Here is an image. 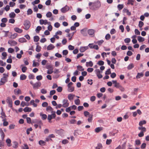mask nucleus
Masks as SVG:
<instances>
[{
    "instance_id": "obj_47",
    "label": "nucleus",
    "mask_w": 149,
    "mask_h": 149,
    "mask_svg": "<svg viewBox=\"0 0 149 149\" xmlns=\"http://www.w3.org/2000/svg\"><path fill=\"white\" fill-rule=\"evenodd\" d=\"M40 2L39 0H35L34 1L32 2V4L33 5H34Z\"/></svg>"
},
{
    "instance_id": "obj_10",
    "label": "nucleus",
    "mask_w": 149,
    "mask_h": 149,
    "mask_svg": "<svg viewBox=\"0 0 149 149\" xmlns=\"http://www.w3.org/2000/svg\"><path fill=\"white\" fill-rule=\"evenodd\" d=\"M2 111L1 113V117L3 119V120H6V115L5 113L3 111V109L2 108H1Z\"/></svg>"
},
{
    "instance_id": "obj_32",
    "label": "nucleus",
    "mask_w": 149,
    "mask_h": 149,
    "mask_svg": "<svg viewBox=\"0 0 149 149\" xmlns=\"http://www.w3.org/2000/svg\"><path fill=\"white\" fill-rule=\"evenodd\" d=\"M39 65V63L37 62H36L35 61H33V67H35L38 66Z\"/></svg>"
},
{
    "instance_id": "obj_17",
    "label": "nucleus",
    "mask_w": 149,
    "mask_h": 149,
    "mask_svg": "<svg viewBox=\"0 0 149 149\" xmlns=\"http://www.w3.org/2000/svg\"><path fill=\"white\" fill-rule=\"evenodd\" d=\"M40 116L42 117L41 118L42 120H45L47 118V115L45 114H43L42 113H40Z\"/></svg>"
},
{
    "instance_id": "obj_15",
    "label": "nucleus",
    "mask_w": 149,
    "mask_h": 149,
    "mask_svg": "<svg viewBox=\"0 0 149 149\" xmlns=\"http://www.w3.org/2000/svg\"><path fill=\"white\" fill-rule=\"evenodd\" d=\"M23 111L25 112H31L32 111V109L31 108L26 107H25Z\"/></svg>"
},
{
    "instance_id": "obj_61",
    "label": "nucleus",
    "mask_w": 149,
    "mask_h": 149,
    "mask_svg": "<svg viewBox=\"0 0 149 149\" xmlns=\"http://www.w3.org/2000/svg\"><path fill=\"white\" fill-rule=\"evenodd\" d=\"M41 50V47L38 45L37 46L36 48V51L38 52H39Z\"/></svg>"
},
{
    "instance_id": "obj_27",
    "label": "nucleus",
    "mask_w": 149,
    "mask_h": 149,
    "mask_svg": "<svg viewBox=\"0 0 149 149\" xmlns=\"http://www.w3.org/2000/svg\"><path fill=\"white\" fill-rule=\"evenodd\" d=\"M30 104L31 105H33L34 107H37V104L35 103V101L34 100H32L30 102Z\"/></svg>"
},
{
    "instance_id": "obj_11",
    "label": "nucleus",
    "mask_w": 149,
    "mask_h": 149,
    "mask_svg": "<svg viewBox=\"0 0 149 149\" xmlns=\"http://www.w3.org/2000/svg\"><path fill=\"white\" fill-rule=\"evenodd\" d=\"M14 92L16 95H18L22 94L21 90L19 89H15L14 90Z\"/></svg>"
},
{
    "instance_id": "obj_35",
    "label": "nucleus",
    "mask_w": 149,
    "mask_h": 149,
    "mask_svg": "<svg viewBox=\"0 0 149 149\" xmlns=\"http://www.w3.org/2000/svg\"><path fill=\"white\" fill-rule=\"evenodd\" d=\"M42 29V28L40 26H38L35 30V31L37 33H39V31H40Z\"/></svg>"
},
{
    "instance_id": "obj_22",
    "label": "nucleus",
    "mask_w": 149,
    "mask_h": 149,
    "mask_svg": "<svg viewBox=\"0 0 149 149\" xmlns=\"http://www.w3.org/2000/svg\"><path fill=\"white\" fill-rule=\"evenodd\" d=\"M138 129L140 130H141V132H143V133L146 132V128L143 127H139Z\"/></svg>"
},
{
    "instance_id": "obj_36",
    "label": "nucleus",
    "mask_w": 149,
    "mask_h": 149,
    "mask_svg": "<svg viewBox=\"0 0 149 149\" xmlns=\"http://www.w3.org/2000/svg\"><path fill=\"white\" fill-rule=\"evenodd\" d=\"M19 41L21 42H26V40L24 38H20L19 39Z\"/></svg>"
},
{
    "instance_id": "obj_63",
    "label": "nucleus",
    "mask_w": 149,
    "mask_h": 149,
    "mask_svg": "<svg viewBox=\"0 0 149 149\" xmlns=\"http://www.w3.org/2000/svg\"><path fill=\"white\" fill-rule=\"evenodd\" d=\"M130 41V39L129 38H126L124 40V41L126 43H128Z\"/></svg>"
},
{
    "instance_id": "obj_24",
    "label": "nucleus",
    "mask_w": 149,
    "mask_h": 149,
    "mask_svg": "<svg viewBox=\"0 0 149 149\" xmlns=\"http://www.w3.org/2000/svg\"><path fill=\"white\" fill-rule=\"evenodd\" d=\"M14 30L16 32L19 33H21L22 31V30L21 29L17 27L15 28Z\"/></svg>"
},
{
    "instance_id": "obj_39",
    "label": "nucleus",
    "mask_w": 149,
    "mask_h": 149,
    "mask_svg": "<svg viewBox=\"0 0 149 149\" xmlns=\"http://www.w3.org/2000/svg\"><path fill=\"white\" fill-rule=\"evenodd\" d=\"M62 32L60 31H58L56 32L55 33V36H60L62 34Z\"/></svg>"
},
{
    "instance_id": "obj_30",
    "label": "nucleus",
    "mask_w": 149,
    "mask_h": 149,
    "mask_svg": "<svg viewBox=\"0 0 149 149\" xmlns=\"http://www.w3.org/2000/svg\"><path fill=\"white\" fill-rule=\"evenodd\" d=\"M134 67V65L133 63H130L127 66V68L128 70H130L132 69Z\"/></svg>"
},
{
    "instance_id": "obj_58",
    "label": "nucleus",
    "mask_w": 149,
    "mask_h": 149,
    "mask_svg": "<svg viewBox=\"0 0 149 149\" xmlns=\"http://www.w3.org/2000/svg\"><path fill=\"white\" fill-rule=\"evenodd\" d=\"M32 130V129L31 127H30L29 128H28L26 130V133L27 134H30V131H31Z\"/></svg>"
},
{
    "instance_id": "obj_21",
    "label": "nucleus",
    "mask_w": 149,
    "mask_h": 149,
    "mask_svg": "<svg viewBox=\"0 0 149 149\" xmlns=\"http://www.w3.org/2000/svg\"><path fill=\"white\" fill-rule=\"evenodd\" d=\"M26 78V76L24 74H22L20 76V79L21 80H25Z\"/></svg>"
},
{
    "instance_id": "obj_16",
    "label": "nucleus",
    "mask_w": 149,
    "mask_h": 149,
    "mask_svg": "<svg viewBox=\"0 0 149 149\" xmlns=\"http://www.w3.org/2000/svg\"><path fill=\"white\" fill-rule=\"evenodd\" d=\"M55 48V47L54 45L52 44H50L47 47V49L48 50H51Z\"/></svg>"
},
{
    "instance_id": "obj_31",
    "label": "nucleus",
    "mask_w": 149,
    "mask_h": 149,
    "mask_svg": "<svg viewBox=\"0 0 149 149\" xmlns=\"http://www.w3.org/2000/svg\"><path fill=\"white\" fill-rule=\"evenodd\" d=\"M93 116L92 115H90L89 116V118L88 119V121L89 122H92L93 120Z\"/></svg>"
},
{
    "instance_id": "obj_5",
    "label": "nucleus",
    "mask_w": 149,
    "mask_h": 149,
    "mask_svg": "<svg viewBox=\"0 0 149 149\" xmlns=\"http://www.w3.org/2000/svg\"><path fill=\"white\" fill-rule=\"evenodd\" d=\"M62 107L66 108L68 107L69 105L68 100L67 99H64L63 100Z\"/></svg>"
},
{
    "instance_id": "obj_40",
    "label": "nucleus",
    "mask_w": 149,
    "mask_h": 149,
    "mask_svg": "<svg viewBox=\"0 0 149 149\" xmlns=\"http://www.w3.org/2000/svg\"><path fill=\"white\" fill-rule=\"evenodd\" d=\"M6 142L8 143V146H10V144L11 143V141L9 139H6Z\"/></svg>"
},
{
    "instance_id": "obj_13",
    "label": "nucleus",
    "mask_w": 149,
    "mask_h": 149,
    "mask_svg": "<svg viewBox=\"0 0 149 149\" xmlns=\"http://www.w3.org/2000/svg\"><path fill=\"white\" fill-rule=\"evenodd\" d=\"M88 48V46L81 47L80 48L79 50L81 52H85L86 50Z\"/></svg>"
},
{
    "instance_id": "obj_51",
    "label": "nucleus",
    "mask_w": 149,
    "mask_h": 149,
    "mask_svg": "<svg viewBox=\"0 0 149 149\" xmlns=\"http://www.w3.org/2000/svg\"><path fill=\"white\" fill-rule=\"evenodd\" d=\"M36 79L38 81L42 79V77L41 75L37 76L36 77Z\"/></svg>"
},
{
    "instance_id": "obj_3",
    "label": "nucleus",
    "mask_w": 149,
    "mask_h": 149,
    "mask_svg": "<svg viewBox=\"0 0 149 149\" xmlns=\"http://www.w3.org/2000/svg\"><path fill=\"white\" fill-rule=\"evenodd\" d=\"M6 101L7 103L8 104V106L12 108L13 106V102L11 98L9 97H7Z\"/></svg>"
},
{
    "instance_id": "obj_1",
    "label": "nucleus",
    "mask_w": 149,
    "mask_h": 149,
    "mask_svg": "<svg viewBox=\"0 0 149 149\" xmlns=\"http://www.w3.org/2000/svg\"><path fill=\"white\" fill-rule=\"evenodd\" d=\"M30 83L32 86L33 89L35 90L38 89L41 85V82L40 81L37 82L34 84L32 81H31Z\"/></svg>"
},
{
    "instance_id": "obj_4",
    "label": "nucleus",
    "mask_w": 149,
    "mask_h": 149,
    "mask_svg": "<svg viewBox=\"0 0 149 149\" xmlns=\"http://www.w3.org/2000/svg\"><path fill=\"white\" fill-rule=\"evenodd\" d=\"M95 72L97 77L99 79H101L102 77V75L101 74V73L102 72L100 71L99 69H97L95 70Z\"/></svg>"
},
{
    "instance_id": "obj_8",
    "label": "nucleus",
    "mask_w": 149,
    "mask_h": 149,
    "mask_svg": "<svg viewBox=\"0 0 149 149\" xmlns=\"http://www.w3.org/2000/svg\"><path fill=\"white\" fill-rule=\"evenodd\" d=\"M88 46L91 49H94L96 50H98L99 49L98 45H94L93 44H89Z\"/></svg>"
},
{
    "instance_id": "obj_59",
    "label": "nucleus",
    "mask_w": 149,
    "mask_h": 149,
    "mask_svg": "<svg viewBox=\"0 0 149 149\" xmlns=\"http://www.w3.org/2000/svg\"><path fill=\"white\" fill-rule=\"evenodd\" d=\"M41 92L43 94H45L47 93V90L45 89H42L41 90Z\"/></svg>"
},
{
    "instance_id": "obj_54",
    "label": "nucleus",
    "mask_w": 149,
    "mask_h": 149,
    "mask_svg": "<svg viewBox=\"0 0 149 149\" xmlns=\"http://www.w3.org/2000/svg\"><path fill=\"white\" fill-rule=\"evenodd\" d=\"M104 62L102 61H99L97 63V64L100 65H102L104 64Z\"/></svg>"
},
{
    "instance_id": "obj_14",
    "label": "nucleus",
    "mask_w": 149,
    "mask_h": 149,
    "mask_svg": "<svg viewBox=\"0 0 149 149\" xmlns=\"http://www.w3.org/2000/svg\"><path fill=\"white\" fill-rule=\"evenodd\" d=\"M144 74L143 72L138 73L137 75L136 76V78L137 79H139L141 77L143 76Z\"/></svg>"
},
{
    "instance_id": "obj_50",
    "label": "nucleus",
    "mask_w": 149,
    "mask_h": 149,
    "mask_svg": "<svg viewBox=\"0 0 149 149\" xmlns=\"http://www.w3.org/2000/svg\"><path fill=\"white\" fill-rule=\"evenodd\" d=\"M52 14L50 12H48L46 14V16L47 17H50L52 16Z\"/></svg>"
},
{
    "instance_id": "obj_2",
    "label": "nucleus",
    "mask_w": 149,
    "mask_h": 149,
    "mask_svg": "<svg viewBox=\"0 0 149 149\" xmlns=\"http://www.w3.org/2000/svg\"><path fill=\"white\" fill-rule=\"evenodd\" d=\"M24 29L26 30H27L30 26V22L28 20H26L24 21Z\"/></svg>"
},
{
    "instance_id": "obj_38",
    "label": "nucleus",
    "mask_w": 149,
    "mask_h": 149,
    "mask_svg": "<svg viewBox=\"0 0 149 149\" xmlns=\"http://www.w3.org/2000/svg\"><path fill=\"white\" fill-rule=\"evenodd\" d=\"M27 15H31L33 11L31 9L29 8L28 9V10H27Z\"/></svg>"
},
{
    "instance_id": "obj_33",
    "label": "nucleus",
    "mask_w": 149,
    "mask_h": 149,
    "mask_svg": "<svg viewBox=\"0 0 149 149\" xmlns=\"http://www.w3.org/2000/svg\"><path fill=\"white\" fill-rule=\"evenodd\" d=\"M15 15H16L14 12H11L9 14V17L12 18H14Z\"/></svg>"
},
{
    "instance_id": "obj_55",
    "label": "nucleus",
    "mask_w": 149,
    "mask_h": 149,
    "mask_svg": "<svg viewBox=\"0 0 149 149\" xmlns=\"http://www.w3.org/2000/svg\"><path fill=\"white\" fill-rule=\"evenodd\" d=\"M84 116L86 117H87L88 116H89L90 115V113L88 112V111H86L84 112Z\"/></svg>"
},
{
    "instance_id": "obj_6",
    "label": "nucleus",
    "mask_w": 149,
    "mask_h": 149,
    "mask_svg": "<svg viewBox=\"0 0 149 149\" xmlns=\"http://www.w3.org/2000/svg\"><path fill=\"white\" fill-rule=\"evenodd\" d=\"M41 25H46L48 24H50V22H48L47 20H43L42 19H40L39 21Z\"/></svg>"
},
{
    "instance_id": "obj_43",
    "label": "nucleus",
    "mask_w": 149,
    "mask_h": 149,
    "mask_svg": "<svg viewBox=\"0 0 149 149\" xmlns=\"http://www.w3.org/2000/svg\"><path fill=\"white\" fill-rule=\"evenodd\" d=\"M77 68L79 70L81 71H83L84 70V69L83 68V67L81 65L77 66Z\"/></svg>"
},
{
    "instance_id": "obj_26",
    "label": "nucleus",
    "mask_w": 149,
    "mask_h": 149,
    "mask_svg": "<svg viewBox=\"0 0 149 149\" xmlns=\"http://www.w3.org/2000/svg\"><path fill=\"white\" fill-rule=\"evenodd\" d=\"M93 63L91 61H90L89 62H87L86 63V66L87 67H92L93 66Z\"/></svg>"
},
{
    "instance_id": "obj_29",
    "label": "nucleus",
    "mask_w": 149,
    "mask_h": 149,
    "mask_svg": "<svg viewBox=\"0 0 149 149\" xmlns=\"http://www.w3.org/2000/svg\"><path fill=\"white\" fill-rule=\"evenodd\" d=\"M102 144L100 143H98L97 146L95 147V149H102Z\"/></svg>"
},
{
    "instance_id": "obj_52",
    "label": "nucleus",
    "mask_w": 149,
    "mask_h": 149,
    "mask_svg": "<svg viewBox=\"0 0 149 149\" xmlns=\"http://www.w3.org/2000/svg\"><path fill=\"white\" fill-rule=\"evenodd\" d=\"M50 24H48L49 25L48 27V29L49 31H51L52 29V26L50 24Z\"/></svg>"
},
{
    "instance_id": "obj_18",
    "label": "nucleus",
    "mask_w": 149,
    "mask_h": 149,
    "mask_svg": "<svg viewBox=\"0 0 149 149\" xmlns=\"http://www.w3.org/2000/svg\"><path fill=\"white\" fill-rule=\"evenodd\" d=\"M75 96V95L73 94H69L68 96V99L70 100H72L74 98V97Z\"/></svg>"
},
{
    "instance_id": "obj_53",
    "label": "nucleus",
    "mask_w": 149,
    "mask_h": 149,
    "mask_svg": "<svg viewBox=\"0 0 149 149\" xmlns=\"http://www.w3.org/2000/svg\"><path fill=\"white\" fill-rule=\"evenodd\" d=\"M56 92L55 90H54L50 91V95L52 96V95L55 94Z\"/></svg>"
},
{
    "instance_id": "obj_20",
    "label": "nucleus",
    "mask_w": 149,
    "mask_h": 149,
    "mask_svg": "<svg viewBox=\"0 0 149 149\" xmlns=\"http://www.w3.org/2000/svg\"><path fill=\"white\" fill-rule=\"evenodd\" d=\"M146 122L145 120H143L141 121L139 123V125L140 127H142V126L144 124H145L146 123Z\"/></svg>"
},
{
    "instance_id": "obj_57",
    "label": "nucleus",
    "mask_w": 149,
    "mask_h": 149,
    "mask_svg": "<svg viewBox=\"0 0 149 149\" xmlns=\"http://www.w3.org/2000/svg\"><path fill=\"white\" fill-rule=\"evenodd\" d=\"M146 144L145 143H143L141 146V148L142 149H145L146 146Z\"/></svg>"
},
{
    "instance_id": "obj_25",
    "label": "nucleus",
    "mask_w": 149,
    "mask_h": 149,
    "mask_svg": "<svg viewBox=\"0 0 149 149\" xmlns=\"http://www.w3.org/2000/svg\"><path fill=\"white\" fill-rule=\"evenodd\" d=\"M95 31L93 29H89L88 30V32L90 35H93L94 34Z\"/></svg>"
},
{
    "instance_id": "obj_44",
    "label": "nucleus",
    "mask_w": 149,
    "mask_h": 149,
    "mask_svg": "<svg viewBox=\"0 0 149 149\" xmlns=\"http://www.w3.org/2000/svg\"><path fill=\"white\" fill-rule=\"evenodd\" d=\"M134 1L132 0H128L127 3L128 4H131L132 5H133Z\"/></svg>"
},
{
    "instance_id": "obj_9",
    "label": "nucleus",
    "mask_w": 149,
    "mask_h": 149,
    "mask_svg": "<svg viewBox=\"0 0 149 149\" xmlns=\"http://www.w3.org/2000/svg\"><path fill=\"white\" fill-rule=\"evenodd\" d=\"M8 43L11 46H15L17 44V43L15 41L12 40H9L8 41Z\"/></svg>"
},
{
    "instance_id": "obj_41",
    "label": "nucleus",
    "mask_w": 149,
    "mask_h": 149,
    "mask_svg": "<svg viewBox=\"0 0 149 149\" xmlns=\"http://www.w3.org/2000/svg\"><path fill=\"white\" fill-rule=\"evenodd\" d=\"M75 104L77 105H79L80 104V100L79 99H77L74 100Z\"/></svg>"
},
{
    "instance_id": "obj_64",
    "label": "nucleus",
    "mask_w": 149,
    "mask_h": 149,
    "mask_svg": "<svg viewBox=\"0 0 149 149\" xmlns=\"http://www.w3.org/2000/svg\"><path fill=\"white\" fill-rule=\"evenodd\" d=\"M57 91L58 92H61L62 91V88L61 86H59L56 89Z\"/></svg>"
},
{
    "instance_id": "obj_28",
    "label": "nucleus",
    "mask_w": 149,
    "mask_h": 149,
    "mask_svg": "<svg viewBox=\"0 0 149 149\" xmlns=\"http://www.w3.org/2000/svg\"><path fill=\"white\" fill-rule=\"evenodd\" d=\"M123 11L124 12L126 13L128 15H130L131 14V13L127 9L124 8Z\"/></svg>"
},
{
    "instance_id": "obj_46",
    "label": "nucleus",
    "mask_w": 149,
    "mask_h": 149,
    "mask_svg": "<svg viewBox=\"0 0 149 149\" xmlns=\"http://www.w3.org/2000/svg\"><path fill=\"white\" fill-rule=\"evenodd\" d=\"M2 56H3V57L2 58V59L3 60L6 59V57L7 56V54L6 52H3L2 53Z\"/></svg>"
},
{
    "instance_id": "obj_37",
    "label": "nucleus",
    "mask_w": 149,
    "mask_h": 149,
    "mask_svg": "<svg viewBox=\"0 0 149 149\" xmlns=\"http://www.w3.org/2000/svg\"><path fill=\"white\" fill-rule=\"evenodd\" d=\"M13 147L14 148H16L18 146V143L16 141H14L13 142Z\"/></svg>"
},
{
    "instance_id": "obj_42",
    "label": "nucleus",
    "mask_w": 149,
    "mask_h": 149,
    "mask_svg": "<svg viewBox=\"0 0 149 149\" xmlns=\"http://www.w3.org/2000/svg\"><path fill=\"white\" fill-rule=\"evenodd\" d=\"M74 90V88L73 87H70V88H68V91L70 92H71L73 91Z\"/></svg>"
},
{
    "instance_id": "obj_12",
    "label": "nucleus",
    "mask_w": 149,
    "mask_h": 149,
    "mask_svg": "<svg viewBox=\"0 0 149 149\" xmlns=\"http://www.w3.org/2000/svg\"><path fill=\"white\" fill-rule=\"evenodd\" d=\"M7 81V79L5 78V77H2L1 78L0 82V86L4 84L5 82Z\"/></svg>"
},
{
    "instance_id": "obj_7",
    "label": "nucleus",
    "mask_w": 149,
    "mask_h": 149,
    "mask_svg": "<svg viewBox=\"0 0 149 149\" xmlns=\"http://www.w3.org/2000/svg\"><path fill=\"white\" fill-rule=\"evenodd\" d=\"M69 9V7L66 5L61 9V12L62 13H65L68 11Z\"/></svg>"
},
{
    "instance_id": "obj_45",
    "label": "nucleus",
    "mask_w": 149,
    "mask_h": 149,
    "mask_svg": "<svg viewBox=\"0 0 149 149\" xmlns=\"http://www.w3.org/2000/svg\"><path fill=\"white\" fill-rule=\"evenodd\" d=\"M124 6L123 4H119L117 6L119 10H121L123 8Z\"/></svg>"
},
{
    "instance_id": "obj_62",
    "label": "nucleus",
    "mask_w": 149,
    "mask_h": 149,
    "mask_svg": "<svg viewBox=\"0 0 149 149\" xmlns=\"http://www.w3.org/2000/svg\"><path fill=\"white\" fill-rule=\"evenodd\" d=\"M48 105V104L47 102H45L42 104V106L43 107H47Z\"/></svg>"
},
{
    "instance_id": "obj_60",
    "label": "nucleus",
    "mask_w": 149,
    "mask_h": 149,
    "mask_svg": "<svg viewBox=\"0 0 149 149\" xmlns=\"http://www.w3.org/2000/svg\"><path fill=\"white\" fill-rule=\"evenodd\" d=\"M27 69V68L26 66H24L22 68V70L23 72H25Z\"/></svg>"
},
{
    "instance_id": "obj_56",
    "label": "nucleus",
    "mask_w": 149,
    "mask_h": 149,
    "mask_svg": "<svg viewBox=\"0 0 149 149\" xmlns=\"http://www.w3.org/2000/svg\"><path fill=\"white\" fill-rule=\"evenodd\" d=\"M27 123L29 124H30L31 123V118L29 117L26 118Z\"/></svg>"
},
{
    "instance_id": "obj_19",
    "label": "nucleus",
    "mask_w": 149,
    "mask_h": 149,
    "mask_svg": "<svg viewBox=\"0 0 149 149\" xmlns=\"http://www.w3.org/2000/svg\"><path fill=\"white\" fill-rule=\"evenodd\" d=\"M103 130L102 127H98L95 130V132L96 133H98Z\"/></svg>"
},
{
    "instance_id": "obj_23",
    "label": "nucleus",
    "mask_w": 149,
    "mask_h": 149,
    "mask_svg": "<svg viewBox=\"0 0 149 149\" xmlns=\"http://www.w3.org/2000/svg\"><path fill=\"white\" fill-rule=\"evenodd\" d=\"M0 133L1 134V139H2V140H3V139L4 138L5 134H4V132H3L2 130L1 129H0Z\"/></svg>"
},
{
    "instance_id": "obj_34",
    "label": "nucleus",
    "mask_w": 149,
    "mask_h": 149,
    "mask_svg": "<svg viewBox=\"0 0 149 149\" xmlns=\"http://www.w3.org/2000/svg\"><path fill=\"white\" fill-rule=\"evenodd\" d=\"M45 142L43 140H40L39 141V144L41 146H44L45 145Z\"/></svg>"
},
{
    "instance_id": "obj_49",
    "label": "nucleus",
    "mask_w": 149,
    "mask_h": 149,
    "mask_svg": "<svg viewBox=\"0 0 149 149\" xmlns=\"http://www.w3.org/2000/svg\"><path fill=\"white\" fill-rule=\"evenodd\" d=\"M53 110L52 108L50 106H47L46 108V111H51Z\"/></svg>"
},
{
    "instance_id": "obj_48",
    "label": "nucleus",
    "mask_w": 149,
    "mask_h": 149,
    "mask_svg": "<svg viewBox=\"0 0 149 149\" xmlns=\"http://www.w3.org/2000/svg\"><path fill=\"white\" fill-rule=\"evenodd\" d=\"M26 7V6L25 5L21 4L19 6V8L21 9H23Z\"/></svg>"
}]
</instances>
